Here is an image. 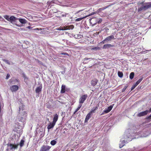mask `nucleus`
<instances>
[{"mask_svg": "<svg viewBox=\"0 0 151 151\" xmlns=\"http://www.w3.org/2000/svg\"><path fill=\"white\" fill-rule=\"evenodd\" d=\"M53 3V2L52 1H51L48 3L49 6L48 7V8L50 6V8H51V9L50 10L48 13V16L50 17L52 16L54 13H56L58 11L55 7L52 6H54V5L52 4Z\"/></svg>", "mask_w": 151, "mask_h": 151, "instance_id": "obj_1", "label": "nucleus"}, {"mask_svg": "<svg viewBox=\"0 0 151 151\" xmlns=\"http://www.w3.org/2000/svg\"><path fill=\"white\" fill-rule=\"evenodd\" d=\"M4 17L7 21L10 22L11 23L15 22L18 19V18H16L14 16H11L9 17V16L7 15L4 16Z\"/></svg>", "mask_w": 151, "mask_h": 151, "instance_id": "obj_2", "label": "nucleus"}, {"mask_svg": "<svg viewBox=\"0 0 151 151\" xmlns=\"http://www.w3.org/2000/svg\"><path fill=\"white\" fill-rule=\"evenodd\" d=\"M14 131L19 134H22V127L19 125V123L15 124Z\"/></svg>", "mask_w": 151, "mask_h": 151, "instance_id": "obj_3", "label": "nucleus"}, {"mask_svg": "<svg viewBox=\"0 0 151 151\" xmlns=\"http://www.w3.org/2000/svg\"><path fill=\"white\" fill-rule=\"evenodd\" d=\"M88 97L87 94H85L82 96L79 99V103L80 104H82L86 99Z\"/></svg>", "mask_w": 151, "mask_h": 151, "instance_id": "obj_4", "label": "nucleus"}, {"mask_svg": "<svg viewBox=\"0 0 151 151\" xmlns=\"http://www.w3.org/2000/svg\"><path fill=\"white\" fill-rule=\"evenodd\" d=\"M19 144H13L11 143H9L7 144V145L9 147V149L11 150L13 149H17Z\"/></svg>", "mask_w": 151, "mask_h": 151, "instance_id": "obj_5", "label": "nucleus"}, {"mask_svg": "<svg viewBox=\"0 0 151 151\" xmlns=\"http://www.w3.org/2000/svg\"><path fill=\"white\" fill-rule=\"evenodd\" d=\"M51 147L50 146L48 145H43L41 147L40 151H50Z\"/></svg>", "mask_w": 151, "mask_h": 151, "instance_id": "obj_6", "label": "nucleus"}, {"mask_svg": "<svg viewBox=\"0 0 151 151\" xmlns=\"http://www.w3.org/2000/svg\"><path fill=\"white\" fill-rule=\"evenodd\" d=\"M144 10H145L151 7V2L145 3L143 4Z\"/></svg>", "mask_w": 151, "mask_h": 151, "instance_id": "obj_7", "label": "nucleus"}, {"mask_svg": "<svg viewBox=\"0 0 151 151\" xmlns=\"http://www.w3.org/2000/svg\"><path fill=\"white\" fill-rule=\"evenodd\" d=\"M149 112V110H146L143 111L139 113L137 115V116L138 117H141L145 116Z\"/></svg>", "mask_w": 151, "mask_h": 151, "instance_id": "obj_8", "label": "nucleus"}, {"mask_svg": "<svg viewBox=\"0 0 151 151\" xmlns=\"http://www.w3.org/2000/svg\"><path fill=\"white\" fill-rule=\"evenodd\" d=\"M95 14V12H93L92 13H91V14H89L88 15H87V16H85V17H81L79 18H77L76 19L75 21L76 22H78V21H80L81 20H82V19H84V18H86V17H88V16H91V15H92L94 14Z\"/></svg>", "mask_w": 151, "mask_h": 151, "instance_id": "obj_9", "label": "nucleus"}, {"mask_svg": "<svg viewBox=\"0 0 151 151\" xmlns=\"http://www.w3.org/2000/svg\"><path fill=\"white\" fill-rule=\"evenodd\" d=\"M19 87L17 85H13L10 87V89L12 92H15L17 90Z\"/></svg>", "mask_w": 151, "mask_h": 151, "instance_id": "obj_10", "label": "nucleus"}, {"mask_svg": "<svg viewBox=\"0 0 151 151\" xmlns=\"http://www.w3.org/2000/svg\"><path fill=\"white\" fill-rule=\"evenodd\" d=\"M98 82V80L96 78H94L93 80L91 81V86H94L96 85Z\"/></svg>", "mask_w": 151, "mask_h": 151, "instance_id": "obj_11", "label": "nucleus"}, {"mask_svg": "<svg viewBox=\"0 0 151 151\" xmlns=\"http://www.w3.org/2000/svg\"><path fill=\"white\" fill-rule=\"evenodd\" d=\"M42 88V85L41 84L39 86L37 87L35 89L36 93H38L41 92Z\"/></svg>", "mask_w": 151, "mask_h": 151, "instance_id": "obj_12", "label": "nucleus"}, {"mask_svg": "<svg viewBox=\"0 0 151 151\" xmlns=\"http://www.w3.org/2000/svg\"><path fill=\"white\" fill-rule=\"evenodd\" d=\"M26 118L24 117V116H21L20 115L18 116V119L19 122H24L26 120Z\"/></svg>", "mask_w": 151, "mask_h": 151, "instance_id": "obj_13", "label": "nucleus"}, {"mask_svg": "<svg viewBox=\"0 0 151 151\" xmlns=\"http://www.w3.org/2000/svg\"><path fill=\"white\" fill-rule=\"evenodd\" d=\"M19 115L22 116H23L24 117H25L27 118V113L25 111H21L20 112H19Z\"/></svg>", "mask_w": 151, "mask_h": 151, "instance_id": "obj_14", "label": "nucleus"}, {"mask_svg": "<svg viewBox=\"0 0 151 151\" xmlns=\"http://www.w3.org/2000/svg\"><path fill=\"white\" fill-rule=\"evenodd\" d=\"M114 47V45L109 44H105L104 45L103 47V49H106L111 47Z\"/></svg>", "mask_w": 151, "mask_h": 151, "instance_id": "obj_15", "label": "nucleus"}, {"mask_svg": "<svg viewBox=\"0 0 151 151\" xmlns=\"http://www.w3.org/2000/svg\"><path fill=\"white\" fill-rule=\"evenodd\" d=\"M115 38L114 36L113 35H111L105 38V40H106L107 42L109 41H111L112 40L115 39Z\"/></svg>", "mask_w": 151, "mask_h": 151, "instance_id": "obj_16", "label": "nucleus"}, {"mask_svg": "<svg viewBox=\"0 0 151 151\" xmlns=\"http://www.w3.org/2000/svg\"><path fill=\"white\" fill-rule=\"evenodd\" d=\"M55 123L53 122H50L48 125L47 128L48 129H50L53 128L55 124Z\"/></svg>", "mask_w": 151, "mask_h": 151, "instance_id": "obj_17", "label": "nucleus"}, {"mask_svg": "<svg viewBox=\"0 0 151 151\" xmlns=\"http://www.w3.org/2000/svg\"><path fill=\"white\" fill-rule=\"evenodd\" d=\"M91 115L92 114L90 112L87 114L85 119V122H88L89 119L91 118Z\"/></svg>", "mask_w": 151, "mask_h": 151, "instance_id": "obj_18", "label": "nucleus"}, {"mask_svg": "<svg viewBox=\"0 0 151 151\" xmlns=\"http://www.w3.org/2000/svg\"><path fill=\"white\" fill-rule=\"evenodd\" d=\"M58 119V115L56 114L54 115L52 122L55 124Z\"/></svg>", "mask_w": 151, "mask_h": 151, "instance_id": "obj_19", "label": "nucleus"}, {"mask_svg": "<svg viewBox=\"0 0 151 151\" xmlns=\"http://www.w3.org/2000/svg\"><path fill=\"white\" fill-rule=\"evenodd\" d=\"M110 5H109L108 6H106L104 7H102V8H100L99 9H98L97 10V13H100V12L101 11L106 9L107 8H108Z\"/></svg>", "mask_w": 151, "mask_h": 151, "instance_id": "obj_20", "label": "nucleus"}, {"mask_svg": "<svg viewBox=\"0 0 151 151\" xmlns=\"http://www.w3.org/2000/svg\"><path fill=\"white\" fill-rule=\"evenodd\" d=\"M22 75L23 77L24 78V81L25 83H27L28 80V78L24 73H22Z\"/></svg>", "mask_w": 151, "mask_h": 151, "instance_id": "obj_21", "label": "nucleus"}, {"mask_svg": "<svg viewBox=\"0 0 151 151\" xmlns=\"http://www.w3.org/2000/svg\"><path fill=\"white\" fill-rule=\"evenodd\" d=\"M65 86L64 85H62L61 87V89L60 93H63L65 92Z\"/></svg>", "mask_w": 151, "mask_h": 151, "instance_id": "obj_22", "label": "nucleus"}, {"mask_svg": "<svg viewBox=\"0 0 151 151\" xmlns=\"http://www.w3.org/2000/svg\"><path fill=\"white\" fill-rule=\"evenodd\" d=\"M19 22L22 24H25L27 23V21L24 19L18 18Z\"/></svg>", "mask_w": 151, "mask_h": 151, "instance_id": "obj_23", "label": "nucleus"}, {"mask_svg": "<svg viewBox=\"0 0 151 151\" xmlns=\"http://www.w3.org/2000/svg\"><path fill=\"white\" fill-rule=\"evenodd\" d=\"M65 28L66 29V30L68 29H73L74 27V26L73 25H71L69 26H65Z\"/></svg>", "mask_w": 151, "mask_h": 151, "instance_id": "obj_24", "label": "nucleus"}, {"mask_svg": "<svg viewBox=\"0 0 151 151\" xmlns=\"http://www.w3.org/2000/svg\"><path fill=\"white\" fill-rule=\"evenodd\" d=\"M24 105H22L20 106L19 107V112H20L21 111H23L24 109Z\"/></svg>", "mask_w": 151, "mask_h": 151, "instance_id": "obj_25", "label": "nucleus"}, {"mask_svg": "<svg viewBox=\"0 0 151 151\" xmlns=\"http://www.w3.org/2000/svg\"><path fill=\"white\" fill-rule=\"evenodd\" d=\"M126 143V141L124 140L123 141H122L121 143L119 144V147L120 148H122L124 145L125 143Z\"/></svg>", "mask_w": 151, "mask_h": 151, "instance_id": "obj_26", "label": "nucleus"}, {"mask_svg": "<svg viewBox=\"0 0 151 151\" xmlns=\"http://www.w3.org/2000/svg\"><path fill=\"white\" fill-rule=\"evenodd\" d=\"M98 109L97 106H96L92 109L91 111L89 112L92 114L93 113L95 112V111Z\"/></svg>", "mask_w": 151, "mask_h": 151, "instance_id": "obj_27", "label": "nucleus"}, {"mask_svg": "<svg viewBox=\"0 0 151 151\" xmlns=\"http://www.w3.org/2000/svg\"><path fill=\"white\" fill-rule=\"evenodd\" d=\"M24 141L23 139H21L20 141V142L19 143V145L20 147H22V146H23L24 145Z\"/></svg>", "mask_w": 151, "mask_h": 151, "instance_id": "obj_28", "label": "nucleus"}, {"mask_svg": "<svg viewBox=\"0 0 151 151\" xmlns=\"http://www.w3.org/2000/svg\"><path fill=\"white\" fill-rule=\"evenodd\" d=\"M82 106V104H79V105H78V107L77 108V109L74 112L73 114H75L78 111V110L80 109L81 106Z\"/></svg>", "mask_w": 151, "mask_h": 151, "instance_id": "obj_29", "label": "nucleus"}, {"mask_svg": "<svg viewBox=\"0 0 151 151\" xmlns=\"http://www.w3.org/2000/svg\"><path fill=\"white\" fill-rule=\"evenodd\" d=\"M143 78L142 77L139 79L135 83L137 86L143 80Z\"/></svg>", "mask_w": 151, "mask_h": 151, "instance_id": "obj_30", "label": "nucleus"}, {"mask_svg": "<svg viewBox=\"0 0 151 151\" xmlns=\"http://www.w3.org/2000/svg\"><path fill=\"white\" fill-rule=\"evenodd\" d=\"M57 30H66V29L65 28V27L64 26V27H60L59 28L56 29Z\"/></svg>", "mask_w": 151, "mask_h": 151, "instance_id": "obj_31", "label": "nucleus"}, {"mask_svg": "<svg viewBox=\"0 0 151 151\" xmlns=\"http://www.w3.org/2000/svg\"><path fill=\"white\" fill-rule=\"evenodd\" d=\"M134 72H131L130 73V75H129L130 78L131 79H132L134 77Z\"/></svg>", "mask_w": 151, "mask_h": 151, "instance_id": "obj_32", "label": "nucleus"}, {"mask_svg": "<svg viewBox=\"0 0 151 151\" xmlns=\"http://www.w3.org/2000/svg\"><path fill=\"white\" fill-rule=\"evenodd\" d=\"M118 76L120 78H122L123 76V73L122 72L119 71L118 73Z\"/></svg>", "mask_w": 151, "mask_h": 151, "instance_id": "obj_33", "label": "nucleus"}, {"mask_svg": "<svg viewBox=\"0 0 151 151\" xmlns=\"http://www.w3.org/2000/svg\"><path fill=\"white\" fill-rule=\"evenodd\" d=\"M57 143V142L55 140L51 141L50 142V144L52 145H54Z\"/></svg>", "mask_w": 151, "mask_h": 151, "instance_id": "obj_34", "label": "nucleus"}, {"mask_svg": "<svg viewBox=\"0 0 151 151\" xmlns=\"http://www.w3.org/2000/svg\"><path fill=\"white\" fill-rule=\"evenodd\" d=\"M83 10V9H82V10H79V11H77L75 14V15H76L77 16H78V17H80V14H79V13L80 12H81V11H82Z\"/></svg>", "mask_w": 151, "mask_h": 151, "instance_id": "obj_35", "label": "nucleus"}, {"mask_svg": "<svg viewBox=\"0 0 151 151\" xmlns=\"http://www.w3.org/2000/svg\"><path fill=\"white\" fill-rule=\"evenodd\" d=\"M143 10H144V6L143 5L141 7L139 8L138 9V12L141 11Z\"/></svg>", "mask_w": 151, "mask_h": 151, "instance_id": "obj_36", "label": "nucleus"}, {"mask_svg": "<svg viewBox=\"0 0 151 151\" xmlns=\"http://www.w3.org/2000/svg\"><path fill=\"white\" fill-rule=\"evenodd\" d=\"M137 86V85L135 83L134 85H133L131 87V91H132Z\"/></svg>", "mask_w": 151, "mask_h": 151, "instance_id": "obj_37", "label": "nucleus"}, {"mask_svg": "<svg viewBox=\"0 0 151 151\" xmlns=\"http://www.w3.org/2000/svg\"><path fill=\"white\" fill-rule=\"evenodd\" d=\"M128 86H125L122 89V92H124L126 90V88H127L128 87Z\"/></svg>", "mask_w": 151, "mask_h": 151, "instance_id": "obj_38", "label": "nucleus"}, {"mask_svg": "<svg viewBox=\"0 0 151 151\" xmlns=\"http://www.w3.org/2000/svg\"><path fill=\"white\" fill-rule=\"evenodd\" d=\"M113 107L112 106H110L107 109L108 110L110 111L112 109Z\"/></svg>", "mask_w": 151, "mask_h": 151, "instance_id": "obj_39", "label": "nucleus"}, {"mask_svg": "<svg viewBox=\"0 0 151 151\" xmlns=\"http://www.w3.org/2000/svg\"><path fill=\"white\" fill-rule=\"evenodd\" d=\"M99 48H100L99 47H94L92 48L91 49V50H99Z\"/></svg>", "mask_w": 151, "mask_h": 151, "instance_id": "obj_40", "label": "nucleus"}, {"mask_svg": "<svg viewBox=\"0 0 151 151\" xmlns=\"http://www.w3.org/2000/svg\"><path fill=\"white\" fill-rule=\"evenodd\" d=\"M104 111L105 113H107L110 111L107 109H105Z\"/></svg>", "mask_w": 151, "mask_h": 151, "instance_id": "obj_41", "label": "nucleus"}, {"mask_svg": "<svg viewBox=\"0 0 151 151\" xmlns=\"http://www.w3.org/2000/svg\"><path fill=\"white\" fill-rule=\"evenodd\" d=\"M44 29V28H43V29H42V28H35V29H33V30H41L42 29Z\"/></svg>", "mask_w": 151, "mask_h": 151, "instance_id": "obj_42", "label": "nucleus"}, {"mask_svg": "<svg viewBox=\"0 0 151 151\" xmlns=\"http://www.w3.org/2000/svg\"><path fill=\"white\" fill-rule=\"evenodd\" d=\"M60 55H68V54L66 52H62L60 54Z\"/></svg>", "mask_w": 151, "mask_h": 151, "instance_id": "obj_43", "label": "nucleus"}, {"mask_svg": "<svg viewBox=\"0 0 151 151\" xmlns=\"http://www.w3.org/2000/svg\"><path fill=\"white\" fill-rule=\"evenodd\" d=\"M10 76V75L9 74H7L6 77V79H8L9 78Z\"/></svg>", "mask_w": 151, "mask_h": 151, "instance_id": "obj_44", "label": "nucleus"}, {"mask_svg": "<svg viewBox=\"0 0 151 151\" xmlns=\"http://www.w3.org/2000/svg\"><path fill=\"white\" fill-rule=\"evenodd\" d=\"M102 21V19H99V21L98 22V24L100 23H101Z\"/></svg>", "mask_w": 151, "mask_h": 151, "instance_id": "obj_45", "label": "nucleus"}, {"mask_svg": "<svg viewBox=\"0 0 151 151\" xmlns=\"http://www.w3.org/2000/svg\"><path fill=\"white\" fill-rule=\"evenodd\" d=\"M105 42H107L106 40H105V39L103 40L101 42L103 44H104Z\"/></svg>", "mask_w": 151, "mask_h": 151, "instance_id": "obj_46", "label": "nucleus"}, {"mask_svg": "<svg viewBox=\"0 0 151 151\" xmlns=\"http://www.w3.org/2000/svg\"><path fill=\"white\" fill-rule=\"evenodd\" d=\"M68 14H62L61 17H66L67 15H68Z\"/></svg>", "mask_w": 151, "mask_h": 151, "instance_id": "obj_47", "label": "nucleus"}, {"mask_svg": "<svg viewBox=\"0 0 151 151\" xmlns=\"http://www.w3.org/2000/svg\"><path fill=\"white\" fill-rule=\"evenodd\" d=\"M26 28H28L29 29H32V27L30 26H27Z\"/></svg>", "mask_w": 151, "mask_h": 151, "instance_id": "obj_48", "label": "nucleus"}, {"mask_svg": "<svg viewBox=\"0 0 151 151\" xmlns=\"http://www.w3.org/2000/svg\"><path fill=\"white\" fill-rule=\"evenodd\" d=\"M151 118V114L149 116H148L147 117V119H150Z\"/></svg>", "mask_w": 151, "mask_h": 151, "instance_id": "obj_49", "label": "nucleus"}, {"mask_svg": "<svg viewBox=\"0 0 151 151\" xmlns=\"http://www.w3.org/2000/svg\"><path fill=\"white\" fill-rule=\"evenodd\" d=\"M3 61H5L6 62H7V63L9 64H10L8 62V60H5V59H4L3 60Z\"/></svg>", "mask_w": 151, "mask_h": 151, "instance_id": "obj_50", "label": "nucleus"}, {"mask_svg": "<svg viewBox=\"0 0 151 151\" xmlns=\"http://www.w3.org/2000/svg\"><path fill=\"white\" fill-rule=\"evenodd\" d=\"M15 24L19 27H20L22 26V25H18V24Z\"/></svg>", "mask_w": 151, "mask_h": 151, "instance_id": "obj_51", "label": "nucleus"}, {"mask_svg": "<svg viewBox=\"0 0 151 151\" xmlns=\"http://www.w3.org/2000/svg\"><path fill=\"white\" fill-rule=\"evenodd\" d=\"M105 113L104 112V111L101 114V115H102L104 114Z\"/></svg>", "mask_w": 151, "mask_h": 151, "instance_id": "obj_52", "label": "nucleus"}, {"mask_svg": "<svg viewBox=\"0 0 151 151\" xmlns=\"http://www.w3.org/2000/svg\"><path fill=\"white\" fill-rule=\"evenodd\" d=\"M89 59L88 58H84V60H88Z\"/></svg>", "mask_w": 151, "mask_h": 151, "instance_id": "obj_53", "label": "nucleus"}, {"mask_svg": "<svg viewBox=\"0 0 151 151\" xmlns=\"http://www.w3.org/2000/svg\"><path fill=\"white\" fill-rule=\"evenodd\" d=\"M149 112H151V108L150 109V110L149 111Z\"/></svg>", "mask_w": 151, "mask_h": 151, "instance_id": "obj_54", "label": "nucleus"}, {"mask_svg": "<svg viewBox=\"0 0 151 151\" xmlns=\"http://www.w3.org/2000/svg\"><path fill=\"white\" fill-rule=\"evenodd\" d=\"M1 19H2V18L0 16V20Z\"/></svg>", "mask_w": 151, "mask_h": 151, "instance_id": "obj_55", "label": "nucleus"}, {"mask_svg": "<svg viewBox=\"0 0 151 151\" xmlns=\"http://www.w3.org/2000/svg\"><path fill=\"white\" fill-rule=\"evenodd\" d=\"M56 17H58L59 18H60V16H56Z\"/></svg>", "mask_w": 151, "mask_h": 151, "instance_id": "obj_56", "label": "nucleus"}]
</instances>
